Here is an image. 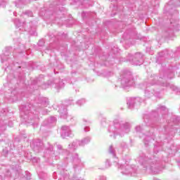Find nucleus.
I'll return each instance as SVG.
<instances>
[{
    "label": "nucleus",
    "mask_w": 180,
    "mask_h": 180,
    "mask_svg": "<svg viewBox=\"0 0 180 180\" xmlns=\"http://www.w3.org/2000/svg\"><path fill=\"white\" fill-rule=\"evenodd\" d=\"M175 70H176V68L174 67L165 71L161 70L160 72L159 77L155 75H151L149 79V83L146 84L145 96L146 98H151V96H153L154 90L151 89V88L150 87L155 84L161 85V86H166L167 88H170V89H172V91H178V87H176L175 85L165 82V75H167V78H169V79H172V78H174L175 75L174 73V71H175Z\"/></svg>",
    "instance_id": "nucleus-1"
},
{
    "label": "nucleus",
    "mask_w": 180,
    "mask_h": 180,
    "mask_svg": "<svg viewBox=\"0 0 180 180\" xmlns=\"http://www.w3.org/2000/svg\"><path fill=\"white\" fill-rule=\"evenodd\" d=\"M138 161L149 174H160L164 169L163 162L155 157L148 158L145 155H142L138 158Z\"/></svg>",
    "instance_id": "nucleus-2"
},
{
    "label": "nucleus",
    "mask_w": 180,
    "mask_h": 180,
    "mask_svg": "<svg viewBox=\"0 0 180 180\" xmlns=\"http://www.w3.org/2000/svg\"><path fill=\"white\" fill-rule=\"evenodd\" d=\"M131 129V124L129 122H122L117 120H114L113 125L110 126L108 128V132L110 133V137L112 139H116L118 136L120 137H124L126 134L130 133Z\"/></svg>",
    "instance_id": "nucleus-3"
},
{
    "label": "nucleus",
    "mask_w": 180,
    "mask_h": 180,
    "mask_svg": "<svg viewBox=\"0 0 180 180\" xmlns=\"http://www.w3.org/2000/svg\"><path fill=\"white\" fill-rule=\"evenodd\" d=\"M119 81L122 88H127V86H131L134 84L133 75L131 72L127 70H123L121 72Z\"/></svg>",
    "instance_id": "nucleus-4"
},
{
    "label": "nucleus",
    "mask_w": 180,
    "mask_h": 180,
    "mask_svg": "<svg viewBox=\"0 0 180 180\" xmlns=\"http://www.w3.org/2000/svg\"><path fill=\"white\" fill-rule=\"evenodd\" d=\"M32 22L29 23H25V22H20V20L19 19H15L14 20L15 26L17 29H19V30H25V32H28V33L31 34L32 36H37V34L36 32H34V29H36V27L34 25L32 26Z\"/></svg>",
    "instance_id": "nucleus-5"
},
{
    "label": "nucleus",
    "mask_w": 180,
    "mask_h": 180,
    "mask_svg": "<svg viewBox=\"0 0 180 180\" xmlns=\"http://www.w3.org/2000/svg\"><path fill=\"white\" fill-rule=\"evenodd\" d=\"M91 143V137L86 136L82 139L81 141H74L72 143L68 145V149L71 150L72 151H75L77 148H78V146L80 147H84L86 146V144H89Z\"/></svg>",
    "instance_id": "nucleus-6"
},
{
    "label": "nucleus",
    "mask_w": 180,
    "mask_h": 180,
    "mask_svg": "<svg viewBox=\"0 0 180 180\" xmlns=\"http://www.w3.org/2000/svg\"><path fill=\"white\" fill-rule=\"evenodd\" d=\"M134 167V165L130 166L129 165V161H125L124 163L118 165V168L120 169V172L122 175H129V174H133V172H136Z\"/></svg>",
    "instance_id": "nucleus-7"
},
{
    "label": "nucleus",
    "mask_w": 180,
    "mask_h": 180,
    "mask_svg": "<svg viewBox=\"0 0 180 180\" xmlns=\"http://www.w3.org/2000/svg\"><path fill=\"white\" fill-rule=\"evenodd\" d=\"M128 60L133 65H141L143 64V54L141 53H136L134 56L129 54Z\"/></svg>",
    "instance_id": "nucleus-8"
},
{
    "label": "nucleus",
    "mask_w": 180,
    "mask_h": 180,
    "mask_svg": "<svg viewBox=\"0 0 180 180\" xmlns=\"http://www.w3.org/2000/svg\"><path fill=\"white\" fill-rule=\"evenodd\" d=\"M71 160L74 163L73 168L75 171H79L84 167V163L81 161V158L78 153H73L71 156Z\"/></svg>",
    "instance_id": "nucleus-9"
},
{
    "label": "nucleus",
    "mask_w": 180,
    "mask_h": 180,
    "mask_svg": "<svg viewBox=\"0 0 180 180\" xmlns=\"http://www.w3.org/2000/svg\"><path fill=\"white\" fill-rule=\"evenodd\" d=\"M135 130L136 133H139V137L143 139V143L145 146H148V144H150V141L151 140V137L148 136H146L144 134V132H143V128L140 125L136 126L135 127Z\"/></svg>",
    "instance_id": "nucleus-10"
},
{
    "label": "nucleus",
    "mask_w": 180,
    "mask_h": 180,
    "mask_svg": "<svg viewBox=\"0 0 180 180\" xmlns=\"http://www.w3.org/2000/svg\"><path fill=\"white\" fill-rule=\"evenodd\" d=\"M58 112L62 119H66L68 122H72V116L68 115V113L67 112V108L60 107Z\"/></svg>",
    "instance_id": "nucleus-11"
},
{
    "label": "nucleus",
    "mask_w": 180,
    "mask_h": 180,
    "mask_svg": "<svg viewBox=\"0 0 180 180\" xmlns=\"http://www.w3.org/2000/svg\"><path fill=\"white\" fill-rule=\"evenodd\" d=\"M61 130L62 131L60 136L62 139H65V137H70V136L72 134V131L68 126H63L61 127Z\"/></svg>",
    "instance_id": "nucleus-12"
},
{
    "label": "nucleus",
    "mask_w": 180,
    "mask_h": 180,
    "mask_svg": "<svg viewBox=\"0 0 180 180\" xmlns=\"http://www.w3.org/2000/svg\"><path fill=\"white\" fill-rule=\"evenodd\" d=\"M57 123V118L56 117H50L44 122V126L46 127H54Z\"/></svg>",
    "instance_id": "nucleus-13"
},
{
    "label": "nucleus",
    "mask_w": 180,
    "mask_h": 180,
    "mask_svg": "<svg viewBox=\"0 0 180 180\" xmlns=\"http://www.w3.org/2000/svg\"><path fill=\"white\" fill-rule=\"evenodd\" d=\"M41 146H43V143L40 140L34 141L31 144V147L35 153H40Z\"/></svg>",
    "instance_id": "nucleus-14"
},
{
    "label": "nucleus",
    "mask_w": 180,
    "mask_h": 180,
    "mask_svg": "<svg viewBox=\"0 0 180 180\" xmlns=\"http://www.w3.org/2000/svg\"><path fill=\"white\" fill-rule=\"evenodd\" d=\"M20 109L22 113H24V115H25V116H24L23 114H21L22 117H23L24 119H28V120H29V119H32L30 117V115H32V113H29V115H27V113L26 112V110H31L32 108L30 106L21 105L20 107Z\"/></svg>",
    "instance_id": "nucleus-15"
},
{
    "label": "nucleus",
    "mask_w": 180,
    "mask_h": 180,
    "mask_svg": "<svg viewBox=\"0 0 180 180\" xmlns=\"http://www.w3.org/2000/svg\"><path fill=\"white\" fill-rule=\"evenodd\" d=\"M59 153L65 157L66 159L71 158V154L67 149H63V146L58 144L56 146Z\"/></svg>",
    "instance_id": "nucleus-16"
},
{
    "label": "nucleus",
    "mask_w": 180,
    "mask_h": 180,
    "mask_svg": "<svg viewBox=\"0 0 180 180\" xmlns=\"http://www.w3.org/2000/svg\"><path fill=\"white\" fill-rule=\"evenodd\" d=\"M137 101H139V98H129L127 100V105L129 109H133L134 108V104L136 103V102H137Z\"/></svg>",
    "instance_id": "nucleus-17"
},
{
    "label": "nucleus",
    "mask_w": 180,
    "mask_h": 180,
    "mask_svg": "<svg viewBox=\"0 0 180 180\" xmlns=\"http://www.w3.org/2000/svg\"><path fill=\"white\" fill-rule=\"evenodd\" d=\"M91 120H86V119H83V124L84 126V131L85 132L89 131V130H90L89 125L91 124Z\"/></svg>",
    "instance_id": "nucleus-18"
},
{
    "label": "nucleus",
    "mask_w": 180,
    "mask_h": 180,
    "mask_svg": "<svg viewBox=\"0 0 180 180\" xmlns=\"http://www.w3.org/2000/svg\"><path fill=\"white\" fill-rule=\"evenodd\" d=\"M170 23L173 26L174 30H176V32L179 30V20H174V19H172Z\"/></svg>",
    "instance_id": "nucleus-19"
},
{
    "label": "nucleus",
    "mask_w": 180,
    "mask_h": 180,
    "mask_svg": "<svg viewBox=\"0 0 180 180\" xmlns=\"http://www.w3.org/2000/svg\"><path fill=\"white\" fill-rule=\"evenodd\" d=\"M8 56H9V54H8V52L1 55V63H5V61H8V60H9Z\"/></svg>",
    "instance_id": "nucleus-20"
},
{
    "label": "nucleus",
    "mask_w": 180,
    "mask_h": 180,
    "mask_svg": "<svg viewBox=\"0 0 180 180\" xmlns=\"http://www.w3.org/2000/svg\"><path fill=\"white\" fill-rule=\"evenodd\" d=\"M162 114L167 115L168 113V109L165 106H160L158 109Z\"/></svg>",
    "instance_id": "nucleus-21"
},
{
    "label": "nucleus",
    "mask_w": 180,
    "mask_h": 180,
    "mask_svg": "<svg viewBox=\"0 0 180 180\" xmlns=\"http://www.w3.org/2000/svg\"><path fill=\"white\" fill-rule=\"evenodd\" d=\"M41 105L44 108H46V106H49V99L46 98H42Z\"/></svg>",
    "instance_id": "nucleus-22"
},
{
    "label": "nucleus",
    "mask_w": 180,
    "mask_h": 180,
    "mask_svg": "<svg viewBox=\"0 0 180 180\" xmlns=\"http://www.w3.org/2000/svg\"><path fill=\"white\" fill-rule=\"evenodd\" d=\"M86 101H85V99L82 98L80 100H78L77 101V105H78V106H82V105H84V103H86Z\"/></svg>",
    "instance_id": "nucleus-23"
},
{
    "label": "nucleus",
    "mask_w": 180,
    "mask_h": 180,
    "mask_svg": "<svg viewBox=\"0 0 180 180\" xmlns=\"http://www.w3.org/2000/svg\"><path fill=\"white\" fill-rule=\"evenodd\" d=\"M56 89H61V88H64V82L63 81L59 82V84H56Z\"/></svg>",
    "instance_id": "nucleus-24"
},
{
    "label": "nucleus",
    "mask_w": 180,
    "mask_h": 180,
    "mask_svg": "<svg viewBox=\"0 0 180 180\" xmlns=\"http://www.w3.org/2000/svg\"><path fill=\"white\" fill-rule=\"evenodd\" d=\"M109 153L112 154V157H116V154L115 153V149L113 148L112 146H110L109 148Z\"/></svg>",
    "instance_id": "nucleus-25"
},
{
    "label": "nucleus",
    "mask_w": 180,
    "mask_h": 180,
    "mask_svg": "<svg viewBox=\"0 0 180 180\" xmlns=\"http://www.w3.org/2000/svg\"><path fill=\"white\" fill-rule=\"evenodd\" d=\"M6 6V0H0V8H5Z\"/></svg>",
    "instance_id": "nucleus-26"
},
{
    "label": "nucleus",
    "mask_w": 180,
    "mask_h": 180,
    "mask_svg": "<svg viewBox=\"0 0 180 180\" xmlns=\"http://www.w3.org/2000/svg\"><path fill=\"white\" fill-rule=\"evenodd\" d=\"M25 16H30V18H32V16H33V13L32 11H25V13H24Z\"/></svg>",
    "instance_id": "nucleus-27"
},
{
    "label": "nucleus",
    "mask_w": 180,
    "mask_h": 180,
    "mask_svg": "<svg viewBox=\"0 0 180 180\" xmlns=\"http://www.w3.org/2000/svg\"><path fill=\"white\" fill-rule=\"evenodd\" d=\"M170 150L172 151V154H175V153L178 151V149L175 146H172Z\"/></svg>",
    "instance_id": "nucleus-28"
},
{
    "label": "nucleus",
    "mask_w": 180,
    "mask_h": 180,
    "mask_svg": "<svg viewBox=\"0 0 180 180\" xmlns=\"http://www.w3.org/2000/svg\"><path fill=\"white\" fill-rule=\"evenodd\" d=\"M38 46H39V47H43V46H44V39L39 40L38 42Z\"/></svg>",
    "instance_id": "nucleus-29"
},
{
    "label": "nucleus",
    "mask_w": 180,
    "mask_h": 180,
    "mask_svg": "<svg viewBox=\"0 0 180 180\" xmlns=\"http://www.w3.org/2000/svg\"><path fill=\"white\" fill-rule=\"evenodd\" d=\"M32 161L34 164H36V162H40V158H32Z\"/></svg>",
    "instance_id": "nucleus-30"
},
{
    "label": "nucleus",
    "mask_w": 180,
    "mask_h": 180,
    "mask_svg": "<svg viewBox=\"0 0 180 180\" xmlns=\"http://www.w3.org/2000/svg\"><path fill=\"white\" fill-rule=\"evenodd\" d=\"M15 6L17 8H22V1H19L18 2H15Z\"/></svg>",
    "instance_id": "nucleus-31"
},
{
    "label": "nucleus",
    "mask_w": 180,
    "mask_h": 180,
    "mask_svg": "<svg viewBox=\"0 0 180 180\" xmlns=\"http://www.w3.org/2000/svg\"><path fill=\"white\" fill-rule=\"evenodd\" d=\"M111 164H110V160H107L105 161V168H109V167H110Z\"/></svg>",
    "instance_id": "nucleus-32"
},
{
    "label": "nucleus",
    "mask_w": 180,
    "mask_h": 180,
    "mask_svg": "<svg viewBox=\"0 0 180 180\" xmlns=\"http://www.w3.org/2000/svg\"><path fill=\"white\" fill-rule=\"evenodd\" d=\"M96 180H106V176H99L96 179Z\"/></svg>",
    "instance_id": "nucleus-33"
},
{
    "label": "nucleus",
    "mask_w": 180,
    "mask_h": 180,
    "mask_svg": "<svg viewBox=\"0 0 180 180\" xmlns=\"http://www.w3.org/2000/svg\"><path fill=\"white\" fill-rule=\"evenodd\" d=\"M164 56H165V53H164V51H162V52L159 53V56L160 57H164Z\"/></svg>",
    "instance_id": "nucleus-34"
},
{
    "label": "nucleus",
    "mask_w": 180,
    "mask_h": 180,
    "mask_svg": "<svg viewBox=\"0 0 180 180\" xmlns=\"http://www.w3.org/2000/svg\"><path fill=\"white\" fill-rule=\"evenodd\" d=\"M158 148L157 146H155V147H154L153 151H154V153H155V154H157V153H158V150H157Z\"/></svg>",
    "instance_id": "nucleus-35"
},
{
    "label": "nucleus",
    "mask_w": 180,
    "mask_h": 180,
    "mask_svg": "<svg viewBox=\"0 0 180 180\" xmlns=\"http://www.w3.org/2000/svg\"><path fill=\"white\" fill-rule=\"evenodd\" d=\"M8 126H10V127H12V126H13V122H8Z\"/></svg>",
    "instance_id": "nucleus-36"
},
{
    "label": "nucleus",
    "mask_w": 180,
    "mask_h": 180,
    "mask_svg": "<svg viewBox=\"0 0 180 180\" xmlns=\"http://www.w3.org/2000/svg\"><path fill=\"white\" fill-rule=\"evenodd\" d=\"M13 15H14V16H16V13L14 12V13H13Z\"/></svg>",
    "instance_id": "nucleus-37"
},
{
    "label": "nucleus",
    "mask_w": 180,
    "mask_h": 180,
    "mask_svg": "<svg viewBox=\"0 0 180 180\" xmlns=\"http://www.w3.org/2000/svg\"><path fill=\"white\" fill-rule=\"evenodd\" d=\"M110 1H111V2H113V1H117V0H110Z\"/></svg>",
    "instance_id": "nucleus-38"
},
{
    "label": "nucleus",
    "mask_w": 180,
    "mask_h": 180,
    "mask_svg": "<svg viewBox=\"0 0 180 180\" xmlns=\"http://www.w3.org/2000/svg\"><path fill=\"white\" fill-rule=\"evenodd\" d=\"M165 130H167V128H165Z\"/></svg>",
    "instance_id": "nucleus-39"
}]
</instances>
